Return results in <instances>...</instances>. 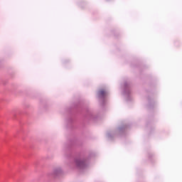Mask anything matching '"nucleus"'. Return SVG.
I'll return each instance as SVG.
<instances>
[{
  "label": "nucleus",
  "instance_id": "obj_1",
  "mask_svg": "<svg viewBox=\"0 0 182 182\" xmlns=\"http://www.w3.org/2000/svg\"><path fill=\"white\" fill-rule=\"evenodd\" d=\"M105 95H106V91H105L104 90H102L99 92L100 96H105Z\"/></svg>",
  "mask_w": 182,
  "mask_h": 182
}]
</instances>
